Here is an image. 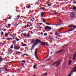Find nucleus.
Instances as JSON below:
<instances>
[{
	"label": "nucleus",
	"instance_id": "33",
	"mask_svg": "<svg viewBox=\"0 0 76 76\" xmlns=\"http://www.w3.org/2000/svg\"><path fill=\"white\" fill-rule=\"evenodd\" d=\"M34 42H35V40L31 41V42L32 44V43H34Z\"/></svg>",
	"mask_w": 76,
	"mask_h": 76
},
{
	"label": "nucleus",
	"instance_id": "13",
	"mask_svg": "<svg viewBox=\"0 0 76 76\" xmlns=\"http://www.w3.org/2000/svg\"><path fill=\"white\" fill-rule=\"evenodd\" d=\"M73 10H76V7L75 6H73Z\"/></svg>",
	"mask_w": 76,
	"mask_h": 76
},
{
	"label": "nucleus",
	"instance_id": "63",
	"mask_svg": "<svg viewBox=\"0 0 76 76\" xmlns=\"http://www.w3.org/2000/svg\"><path fill=\"white\" fill-rule=\"evenodd\" d=\"M62 20H59V21L60 22H61Z\"/></svg>",
	"mask_w": 76,
	"mask_h": 76
},
{
	"label": "nucleus",
	"instance_id": "32",
	"mask_svg": "<svg viewBox=\"0 0 76 76\" xmlns=\"http://www.w3.org/2000/svg\"><path fill=\"white\" fill-rule=\"evenodd\" d=\"M29 36H30V34H29V33H28V34L27 35V37H29Z\"/></svg>",
	"mask_w": 76,
	"mask_h": 76
},
{
	"label": "nucleus",
	"instance_id": "18",
	"mask_svg": "<svg viewBox=\"0 0 76 76\" xmlns=\"http://www.w3.org/2000/svg\"><path fill=\"white\" fill-rule=\"evenodd\" d=\"M37 65L35 64L33 66L34 69H35V68H36V67H37Z\"/></svg>",
	"mask_w": 76,
	"mask_h": 76
},
{
	"label": "nucleus",
	"instance_id": "36",
	"mask_svg": "<svg viewBox=\"0 0 76 76\" xmlns=\"http://www.w3.org/2000/svg\"><path fill=\"white\" fill-rule=\"evenodd\" d=\"M46 45L47 46H49V45H48V42H46Z\"/></svg>",
	"mask_w": 76,
	"mask_h": 76
},
{
	"label": "nucleus",
	"instance_id": "37",
	"mask_svg": "<svg viewBox=\"0 0 76 76\" xmlns=\"http://www.w3.org/2000/svg\"><path fill=\"white\" fill-rule=\"evenodd\" d=\"M17 17L18 18H19L20 17V16L19 15H18L17 16Z\"/></svg>",
	"mask_w": 76,
	"mask_h": 76
},
{
	"label": "nucleus",
	"instance_id": "1",
	"mask_svg": "<svg viewBox=\"0 0 76 76\" xmlns=\"http://www.w3.org/2000/svg\"><path fill=\"white\" fill-rule=\"evenodd\" d=\"M61 59H59L57 61L53 64H52V66H54V65H56V66L57 67H58V66H59L60 64V63H61Z\"/></svg>",
	"mask_w": 76,
	"mask_h": 76
},
{
	"label": "nucleus",
	"instance_id": "38",
	"mask_svg": "<svg viewBox=\"0 0 76 76\" xmlns=\"http://www.w3.org/2000/svg\"><path fill=\"white\" fill-rule=\"evenodd\" d=\"M46 23V25H50V24L47 23Z\"/></svg>",
	"mask_w": 76,
	"mask_h": 76
},
{
	"label": "nucleus",
	"instance_id": "11",
	"mask_svg": "<svg viewBox=\"0 0 76 76\" xmlns=\"http://www.w3.org/2000/svg\"><path fill=\"white\" fill-rule=\"evenodd\" d=\"M34 56L36 57L37 58V60H38V56L37 55V53H34Z\"/></svg>",
	"mask_w": 76,
	"mask_h": 76
},
{
	"label": "nucleus",
	"instance_id": "26",
	"mask_svg": "<svg viewBox=\"0 0 76 76\" xmlns=\"http://www.w3.org/2000/svg\"><path fill=\"white\" fill-rule=\"evenodd\" d=\"M22 35H24L25 37H26V33L22 34Z\"/></svg>",
	"mask_w": 76,
	"mask_h": 76
},
{
	"label": "nucleus",
	"instance_id": "21",
	"mask_svg": "<svg viewBox=\"0 0 76 76\" xmlns=\"http://www.w3.org/2000/svg\"><path fill=\"white\" fill-rule=\"evenodd\" d=\"M5 36L6 37H8V34L7 33H6L5 34Z\"/></svg>",
	"mask_w": 76,
	"mask_h": 76
},
{
	"label": "nucleus",
	"instance_id": "19",
	"mask_svg": "<svg viewBox=\"0 0 76 76\" xmlns=\"http://www.w3.org/2000/svg\"><path fill=\"white\" fill-rule=\"evenodd\" d=\"M4 59H2V58L1 57H0V61H3Z\"/></svg>",
	"mask_w": 76,
	"mask_h": 76
},
{
	"label": "nucleus",
	"instance_id": "30",
	"mask_svg": "<svg viewBox=\"0 0 76 76\" xmlns=\"http://www.w3.org/2000/svg\"><path fill=\"white\" fill-rule=\"evenodd\" d=\"M6 44V43H1V44L0 45H4V44Z\"/></svg>",
	"mask_w": 76,
	"mask_h": 76
},
{
	"label": "nucleus",
	"instance_id": "60",
	"mask_svg": "<svg viewBox=\"0 0 76 76\" xmlns=\"http://www.w3.org/2000/svg\"><path fill=\"white\" fill-rule=\"evenodd\" d=\"M50 60H51V59H50L48 60V61H50Z\"/></svg>",
	"mask_w": 76,
	"mask_h": 76
},
{
	"label": "nucleus",
	"instance_id": "8",
	"mask_svg": "<svg viewBox=\"0 0 76 76\" xmlns=\"http://www.w3.org/2000/svg\"><path fill=\"white\" fill-rule=\"evenodd\" d=\"M20 47H19L18 46H15L14 47V49H15L16 50H19V49H20Z\"/></svg>",
	"mask_w": 76,
	"mask_h": 76
},
{
	"label": "nucleus",
	"instance_id": "42",
	"mask_svg": "<svg viewBox=\"0 0 76 76\" xmlns=\"http://www.w3.org/2000/svg\"><path fill=\"white\" fill-rule=\"evenodd\" d=\"M54 14H55V15H57V12H54Z\"/></svg>",
	"mask_w": 76,
	"mask_h": 76
},
{
	"label": "nucleus",
	"instance_id": "15",
	"mask_svg": "<svg viewBox=\"0 0 76 76\" xmlns=\"http://www.w3.org/2000/svg\"><path fill=\"white\" fill-rule=\"evenodd\" d=\"M73 31V28L70 29L69 30H68L67 32H70L71 31Z\"/></svg>",
	"mask_w": 76,
	"mask_h": 76
},
{
	"label": "nucleus",
	"instance_id": "64",
	"mask_svg": "<svg viewBox=\"0 0 76 76\" xmlns=\"http://www.w3.org/2000/svg\"><path fill=\"white\" fill-rule=\"evenodd\" d=\"M20 52H16V53H18V54H19V53H20Z\"/></svg>",
	"mask_w": 76,
	"mask_h": 76
},
{
	"label": "nucleus",
	"instance_id": "51",
	"mask_svg": "<svg viewBox=\"0 0 76 76\" xmlns=\"http://www.w3.org/2000/svg\"><path fill=\"white\" fill-rule=\"evenodd\" d=\"M12 18V17H9L8 18V19H11Z\"/></svg>",
	"mask_w": 76,
	"mask_h": 76
},
{
	"label": "nucleus",
	"instance_id": "12",
	"mask_svg": "<svg viewBox=\"0 0 76 76\" xmlns=\"http://www.w3.org/2000/svg\"><path fill=\"white\" fill-rule=\"evenodd\" d=\"M37 51H38V49H37V48H36L35 49V51L34 54H37Z\"/></svg>",
	"mask_w": 76,
	"mask_h": 76
},
{
	"label": "nucleus",
	"instance_id": "45",
	"mask_svg": "<svg viewBox=\"0 0 76 76\" xmlns=\"http://www.w3.org/2000/svg\"><path fill=\"white\" fill-rule=\"evenodd\" d=\"M4 69V68L3 67L0 68V70H1V69H2V70H3Z\"/></svg>",
	"mask_w": 76,
	"mask_h": 76
},
{
	"label": "nucleus",
	"instance_id": "49",
	"mask_svg": "<svg viewBox=\"0 0 76 76\" xmlns=\"http://www.w3.org/2000/svg\"><path fill=\"white\" fill-rule=\"evenodd\" d=\"M18 25H19V23H18V24H17L16 25V27H17Z\"/></svg>",
	"mask_w": 76,
	"mask_h": 76
},
{
	"label": "nucleus",
	"instance_id": "2",
	"mask_svg": "<svg viewBox=\"0 0 76 76\" xmlns=\"http://www.w3.org/2000/svg\"><path fill=\"white\" fill-rule=\"evenodd\" d=\"M41 41L37 39L36 40H35V42L34 43L36 45H38L39 43H41Z\"/></svg>",
	"mask_w": 76,
	"mask_h": 76
},
{
	"label": "nucleus",
	"instance_id": "40",
	"mask_svg": "<svg viewBox=\"0 0 76 76\" xmlns=\"http://www.w3.org/2000/svg\"><path fill=\"white\" fill-rule=\"evenodd\" d=\"M42 20H43V22H45V20H44V18H43L42 19Z\"/></svg>",
	"mask_w": 76,
	"mask_h": 76
},
{
	"label": "nucleus",
	"instance_id": "39",
	"mask_svg": "<svg viewBox=\"0 0 76 76\" xmlns=\"http://www.w3.org/2000/svg\"><path fill=\"white\" fill-rule=\"evenodd\" d=\"M55 54H57V53H59L58 52H58H54Z\"/></svg>",
	"mask_w": 76,
	"mask_h": 76
},
{
	"label": "nucleus",
	"instance_id": "43",
	"mask_svg": "<svg viewBox=\"0 0 76 76\" xmlns=\"http://www.w3.org/2000/svg\"><path fill=\"white\" fill-rule=\"evenodd\" d=\"M30 7H31V5H29V6L27 7V8H28V9H29V8H30Z\"/></svg>",
	"mask_w": 76,
	"mask_h": 76
},
{
	"label": "nucleus",
	"instance_id": "47",
	"mask_svg": "<svg viewBox=\"0 0 76 76\" xmlns=\"http://www.w3.org/2000/svg\"><path fill=\"white\" fill-rule=\"evenodd\" d=\"M52 37H54V38H57L58 39V38L57 37H56L54 36H52Z\"/></svg>",
	"mask_w": 76,
	"mask_h": 76
},
{
	"label": "nucleus",
	"instance_id": "61",
	"mask_svg": "<svg viewBox=\"0 0 76 76\" xmlns=\"http://www.w3.org/2000/svg\"><path fill=\"white\" fill-rule=\"evenodd\" d=\"M73 3H75V4H76V1L73 2Z\"/></svg>",
	"mask_w": 76,
	"mask_h": 76
},
{
	"label": "nucleus",
	"instance_id": "10",
	"mask_svg": "<svg viewBox=\"0 0 76 76\" xmlns=\"http://www.w3.org/2000/svg\"><path fill=\"white\" fill-rule=\"evenodd\" d=\"M71 63H72V60H70L69 61L68 65H69V66H70V64H71Z\"/></svg>",
	"mask_w": 76,
	"mask_h": 76
},
{
	"label": "nucleus",
	"instance_id": "53",
	"mask_svg": "<svg viewBox=\"0 0 76 76\" xmlns=\"http://www.w3.org/2000/svg\"><path fill=\"white\" fill-rule=\"evenodd\" d=\"M16 35V34H13V35H12V36H14V35Z\"/></svg>",
	"mask_w": 76,
	"mask_h": 76
},
{
	"label": "nucleus",
	"instance_id": "28",
	"mask_svg": "<svg viewBox=\"0 0 76 76\" xmlns=\"http://www.w3.org/2000/svg\"><path fill=\"white\" fill-rule=\"evenodd\" d=\"M10 48L12 49V48H13V45H12L11 46V47H10Z\"/></svg>",
	"mask_w": 76,
	"mask_h": 76
},
{
	"label": "nucleus",
	"instance_id": "29",
	"mask_svg": "<svg viewBox=\"0 0 76 76\" xmlns=\"http://www.w3.org/2000/svg\"><path fill=\"white\" fill-rule=\"evenodd\" d=\"M21 63H26V62L25 61H21Z\"/></svg>",
	"mask_w": 76,
	"mask_h": 76
},
{
	"label": "nucleus",
	"instance_id": "41",
	"mask_svg": "<svg viewBox=\"0 0 76 76\" xmlns=\"http://www.w3.org/2000/svg\"><path fill=\"white\" fill-rule=\"evenodd\" d=\"M44 35L45 36H47V33L44 34Z\"/></svg>",
	"mask_w": 76,
	"mask_h": 76
},
{
	"label": "nucleus",
	"instance_id": "20",
	"mask_svg": "<svg viewBox=\"0 0 76 76\" xmlns=\"http://www.w3.org/2000/svg\"><path fill=\"white\" fill-rule=\"evenodd\" d=\"M40 9H41V10H45V8H44L43 7H41V8H40Z\"/></svg>",
	"mask_w": 76,
	"mask_h": 76
},
{
	"label": "nucleus",
	"instance_id": "58",
	"mask_svg": "<svg viewBox=\"0 0 76 76\" xmlns=\"http://www.w3.org/2000/svg\"><path fill=\"white\" fill-rule=\"evenodd\" d=\"M75 58H76V57H75V56H74L73 58V60H74V59H75Z\"/></svg>",
	"mask_w": 76,
	"mask_h": 76
},
{
	"label": "nucleus",
	"instance_id": "24",
	"mask_svg": "<svg viewBox=\"0 0 76 76\" xmlns=\"http://www.w3.org/2000/svg\"><path fill=\"white\" fill-rule=\"evenodd\" d=\"M21 46H23V47H25L26 46V44H24L21 45Z\"/></svg>",
	"mask_w": 76,
	"mask_h": 76
},
{
	"label": "nucleus",
	"instance_id": "16",
	"mask_svg": "<svg viewBox=\"0 0 76 76\" xmlns=\"http://www.w3.org/2000/svg\"><path fill=\"white\" fill-rule=\"evenodd\" d=\"M47 75V73L46 72L45 73H44L43 74V76H45Z\"/></svg>",
	"mask_w": 76,
	"mask_h": 76
},
{
	"label": "nucleus",
	"instance_id": "52",
	"mask_svg": "<svg viewBox=\"0 0 76 76\" xmlns=\"http://www.w3.org/2000/svg\"><path fill=\"white\" fill-rule=\"evenodd\" d=\"M12 37H13V39H15V36H12Z\"/></svg>",
	"mask_w": 76,
	"mask_h": 76
},
{
	"label": "nucleus",
	"instance_id": "50",
	"mask_svg": "<svg viewBox=\"0 0 76 76\" xmlns=\"http://www.w3.org/2000/svg\"><path fill=\"white\" fill-rule=\"evenodd\" d=\"M39 25H42V23H39Z\"/></svg>",
	"mask_w": 76,
	"mask_h": 76
},
{
	"label": "nucleus",
	"instance_id": "4",
	"mask_svg": "<svg viewBox=\"0 0 76 76\" xmlns=\"http://www.w3.org/2000/svg\"><path fill=\"white\" fill-rule=\"evenodd\" d=\"M75 16V13L74 12H72L70 15V18L72 19H73Z\"/></svg>",
	"mask_w": 76,
	"mask_h": 76
},
{
	"label": "nucleus",
	"instance_id": "3",
	"mask_svg": "<svg viewBox=\"0 0 76 76\" xmlns=\"http://www.w3.org/2000/svg\"><path fill=\"white\" fill-rule=\"evenodd\" d=\"M73 72H76V66L73 68L72 70L71 71V74H73Z\"/></svg>",
	"mask_w": 76,
	"mask_h": 76
},
{
	"label": "nucleus",
	"instance_id": "27",
	"mask_svg": "<svg viewBox=\"0 0 76 76\" xmlns=\"http://www.w3.org/2000/svg\"><path fill=\"white\" fill-rule=\"evenodd\" d=\"M60 25H61V24H59V23L58 24V23H57L56 24H55V25H56V26H58V25L59 26H60Z\"/></svg>",
	"mask_w": 76,
	"mask_h": 76
},
{
	"label": "nucleus",
	"instance_id": "34",
	"mask_svg": "<svg viewBox=\"0 0 76 76\" xmlns=\"http://www.w3.org/2000/svg\"><path fill=\"white\" fill-rule=\"evenodd\" d=\"M1 34L2 35H4V33L3 32H1Z\"/></svg>",
	"mask_w": 76,
	"mask_h": 76
},
{
	"label": "nucleus",
	"instance_id": "14",
	"mask_svg": "<svg viewBox=\"0 0 76 76\" xmlns=\"http://www.w3.org/2000/svg\"><path fill=\"white\" fill-rule=\"evenodd\" d=\"M56 33H55V34L56 36H57V35H59V34L58 33V32L56 31Z\"/></svg>",
	"mask_w": 76,
	"mask_h": 76
},
{
	"label": "nucleus",
	"instance_id": "62",
	"mask_svg": "<svg viewBox=\"0 0 76 76\" xmlns=\"http://www.w3.org/2000/svg\"><path fill=\"white\" fill-rule=\"evenodd\" d=\"M43 33L42 32H41L40 33V34H41V35H42L43 34Z\"/></svg>",
	"mask_w": 76,
	"mask_h": 76
},
{
	"label": "nucleus",
	"instance_id": "9",
	"mask_svg": "<svg viewBox=\"0 0 76 76\" xmlns=\"http://www.w3.org/2000/svg\"><path fill=\"white\" fill-rule=\"evenodd\" d=\"M40 43H41V44H42V45L43 46H45V43L44 42H42L41 41Z\"/></svg>",
	"mask_w": 76,
	"mask_h": 76
},
{
	"label": "nucleus",
	"instance_id": "31",
	"mask_svg": "<svg viewBox=\"0 0 76 76\" xmlns=\"http://www.w3.org/2000/svg\"><path fill=\"white\" fill-rule=\"evenodd\" d=\"M8 26L9 27H10L11 26V24H7Z\"/></svg>",
	"mask_w": 76,
	"mask_h": 76
},
{
	"label": "nucleus",
	"instance_id": "59",
	"mask_svg": "<svg viewBox=\"0 0 76 76\" xmlns=\"http://www.w3.org/2000/svg\"><path fill=\"white\" fill-rule=\"evenodd\" d=\"M3 25H4L5 26H6V24H5V23H4Z\"/></svg>",
	"mask_w": 76,
	"mask_h": 76
},
{
	"label": "nucleus",
	"instance_id": "35",
	"mask_svg": "<svg viewBox=\"0 0 76 76\" xmlns=\"http://www.w3.org/2000/svg\"><path fill=\"white\" fill-rule=\"evenodd\" d=\"M74 57H76V52H75V53L74 54Z\"/></svg>",
	"mask_w": 76,
	"mask_h": 76
},
{
	"label": "nucleus",
	"instance_id": "23",
	"mask_svg": "<svg viewBox=\"0 0 76 76\" xmlns=\"http://www.w3.org/2000/svg\"><path fill=\"white\" fill-rule=\"evenodd\" d=\"M9 38V39H8ZM6 39H7V40H10V39H12V38H10L9 37H8V38H6Z\"/></svg>",
	"mask_w": 76,
	"mask_h": 76
},
{
	"label": "nucleus",
	"instance_id": "6",
	"mask_svg": "<svg viewBox=\"0 0 76 76\" xmlns=\"http://www.w3.org/2000/svg\"><path fill=\"white\" fill-rule=\"evenodd\" d=\"M69 28H73V29L76 28V26L75 25H71L68 26Z\"/></svg>",
	"mask_w": 76,
	"mask_h": 76
},
{
	"label": "nucleus",
	"instance_id": "22",
	"mask_svg": "<svg viewBox=\"0 0 76 76\" xmlns=\"http://www.w3.org/2000/svg\"><path fill=\"white\" fill-rule=\"evenodd\" d=\"M49 39H50V40H52V39H53V40H54L55 39L53 38H52L51 37H49Z\"/></svg>",
	"mask_w": 76,
	"mask_h": 76
},
{
	"label": "nucleus",
	"instance_id": "17",
	"mask_svg": "<svg viewBox=\"0 0 76 76\" xmlns=\"http://www.w3.org/2000/svg\"><path fill=\"white\" fill-rule=\"evenodd\" d=\"M45 13V12H44L43 13H42V14H41V16H43L44 15Z\"/></svg>",
	"mask_w": 76,
	"mask_h": 76
},
{
	"label": "nucleus",
	"instance_id": "56",
	"mask_svg": "<svg viewBox=\"0 0 76 76\" xmlns=\"http://www.w3.org/2000/svg\"><path fill=\"white\" fill-rule=\"evenodd\" d=\"M68 76H72V74H70Z\"/></svg>",
	"mask_w": 76,
	"mask_h": 76
},
{
	"label": "nucleus",
	"instance_id": "46",
	"mask_svg": "<svg viewBox=\"0 0 76 76\" xmlns=\"http://www.w3.org/2000/svg\"><path fill=\"white\" fill-rule=\"evenodd\" d=\"M17 41H19L20 39H19L17 38L16 39Z\"/></svg>",
	"mask_w": 76,
	"mask_h": 76
},
{
	"label": "nucleus",
	"instance_id": "55",
	"mask_svg": "<svg viewBox=\"0 0 76 76\" xmlns=\"http://www.w3.org/2000/svg\"><path fill=\"white\" fill-rule=\"evenodd\" d=\"M25 28H27V26H26V25H25Z\"/></svg>",
	"mask_w": 76,
	"mask_h": 76
},
{
	"label": "nucleus",
	"instance_id": "7",
	"mask_svg": "<svg viewBox=\"0 0 76 76\" xmlns=\"http://www.w3.org/2000/svg\"><path fill=\"white\" fill-rule=\"evenodd\" d=\"M36 45L34 43L32 45V48L31 49V52H32V50H33V49H34V48H35V46H36Z\"/></svg>",
	"mask_w": 76,
	"mask_h": 76
},
{
	"label": "nucleus",
	"instance_id": "44",
	"mask_svg": "<svg viewBox=\"0 0 76 76\" xmlns=\"http://www.w3.org/2000/svg\"><path fill=\"white\" fill-rule=\"evenodd\" d=\"M45 65H42V68H44V67H45Z\"/></svg>",
	"mask_w": 76,
	"mask_h": 76
},
{
	"label": "nucleus",
	"instance_id": "57",
	"mask_svg": "<svg viewBox=\"0 0 76 76\" xmlns=\"http://www.w3.org/2000/svg\"><path fill=\"white\" fill-rule=\"evenodd\" d=\"M5 70H6L7 71V68H5Z\"/></svg>",
	"mask_w": 76,
	"mask_h": 76
},
{
	"label": "nucleus",
	"instance_id": "25",
	"mask_svg": "<svg viewBox=\"0 0 76 76\" xmlns=\"http://www.w3.org/2000/svg\"><path fill=\"white\" fill-rule=\"evenodd\" d=\"M63 51H64V50H59L58 52L59 53H61V52H62Z\"/></svg>",
	"mask_w": 76,
	"mask_h": 76
},
{
	"label": "nucleus",
	"instance_id": "54",
	"mask_svg": "<svg viewBox=\"0 0 76 76\" xmlns=\"http://www.w3.org/2000/svg\"><path fill=\"white\" fill-rule=\"evenodd\" d=\"M12 42L13 44H15V41H12Z\"/></svg>",
	"mask_w": 76,
	"mask_h": 76
},
{
	"label": "nucleus",
	"instance_id": "5",
	"mask_svg": "<svg viewBox=\"0 0 76 76\" xmlns=\"http://www.w3.org/2000/svg\"><path fill=\"white\" fill-rule=\"evenodd\" d=\"M44 28H45L44 29H45V30H48V29H49V31H50L51 29V27H49L48 26L44 27Z\"/></svg>",
	"mask_w": 76,
	"mask_h": 76
},
{
	"label": "nucleus",
	"instance_id": "48",
	"mask_svg": "<svg viewBox=\"0 0 76 76\" xmlns=\"http://www.w3.org/2000/svg\"><path fill=\"white\" fill-rule=\"evenodd\" d=\"M63 29V28H60V29H58L60 31L61 30V29Z\"/></svg>",
	"mask_w": 76,
	"mask_h": 76
}]
</instances>
